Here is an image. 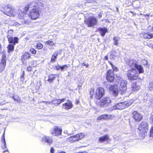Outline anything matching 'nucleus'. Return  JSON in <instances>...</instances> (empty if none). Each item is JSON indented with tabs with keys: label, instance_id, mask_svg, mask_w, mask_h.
Segmentation results:
<instances>
[{
	"label": "nucleus",
	"instance_id": "bf43d9fd",
	"mask_svg": "<svg viewBox=\"0 0 153 153\" xmlns=\"http://www.w3.org/2000/svg\"><path fill=\"white\" fill-rule=\"evenodd\" d=\"M105 59L106 60H108V56H105Z\"/></svg>",
	"mask_w": 153,
	"mask_h": 153
},
{
	"label": "nucleus",
	"instance_id": "a211bd4d",
	"mask_svg": "<svg viewBox=\"0 0 153 153\" xmlns=\"http://www.w3.org/2000/svg\"><path fill=\"white\" fill-rule=\"evenodd\" d=\"M140 36L145 39H151L153 37V34L149 33H145L144 32H142L140 34Z\"/></svg>",
	"mask_w": 153,
	"mask_h": 153
},
{
	"label": "nucleus",
	"instance_id": "4d7b16f0",
	"mask_svg": "<svg viewBox=\"0 0 153 153\" xmlns=\"http://www.w3.org/2000/svg\"><path fill=\"white\" fill-rule=\"evenodd\" d=\"M65 99L62 98V99L60 100V102H61V103L62 102H63V101H64Z\"/></svg>",
	"mask_w": 153,
	"mask_h": 153
},
{
	"label": "nucleus",
	"instance_id": "412c9836",
	"mask_svg": "<svg viewBox=\"0 0 153 153\" xmlns=\"http://www.w3.org/2000/svg\"><path fill=\"white\" fill-rule=\"evenodd\" d=\"M16 43H15V44L12 43V44H9L7 45V52L8 53H10L14 51V45Z\"/></svg>",
	"mask_w": 153,
	"mask_h": 153
},
{
	"label": "nucleus",
	"instance_id": "79ce46f5",
	"mask_svg": "<svg viewBox=\"0 0 153 153\" xmlns=\"http://www.w3.org/2000/svg\"><path fill=\"white\" fill-rule=\"evenodd\" d=\"M110 64L111 65L114 71H117L118 69L111 62H110Z\"/></svg>",
	"mask_w": 153,
	"mask_h": 153
},
{
	"label": "nucleus",
	"instance_id": "b1692460",
	"mask_svg": "<svg viewBox=\"0 0 153 153\" xmlns=\"http://www.w3.org/2000/svg\"><path fill=\"white\" fill-rule=\"evenodd\" d=\"M58 76H59V75L57 74H51L49 76L48 79V81L50 83H52L53 82V80L56 77Z\"/></svg>",
	"mask_w": 153,
	"mask_h": 153
},
{
	"label": "nucleus",
	"instance_id": "3c124183",
	"mask_svg": "<svg viewBox=\"0 0 153 153\" xmlns=\"http://www.w3.org/2000/svg\"><path fill=\"white\" fill-rule=\"evenodd\" d=\"M102 16V13L101 12H100L99 13L98 15V17L99 18H100Z\"/></svg>",
	"mask_w": 153,
	"mask_h": 153
},
{
	"label": "nucleus",
	"instance_id": "ea45409f",
	"mask_svg": "<svg viewBox=\"0 0 153 153\" xmlns=\"http://www.w3.org/2000/svg\"><path fill=\"white\" fill-rule=\"evenodd\" d=\"M94 89L93 88L91 89L90 91V94L91 95V97H92V96L94 95Z\"/></svg>",
	"mask_w": 153,
	"mask_h": 153
},
{
	"label": "nucleus",
	"instance_id": "c85d7f7f",
	"mask_svg": "<svg viewBox=\"0 0 153 153\" xmlns=\"http://www.w3.org/2000/svg\"><path fill=\"white\" fill-rule=\"evenodd\" d=\"M6 55L4 53H3V55L2 57L0 64L6 65Z\"/></svg>",
	"mask_w": 153,
	"mask_h": 153
},
{
	"label": "nucleus",
	"instance_id": "aec40b11",
	"mask_svg": "<svg viewBox=\"0 0 153 153\" xmlns=\"http://www.w3.org/2000/svg\"><path fill=\"white\" fill-rule=\"evenodd\" d=\"M132 89L133 91H138L140 88V86L138 82L132 83L131 85Z\"/></svg>",
	"mask_w": 153,
	"mask_h": 153
},
{
	"label": "nucleus",
	"instance_id": "864d4df0",
	"mask_svg": "<svg viewBox=\"0 0 153 153\" xmlns=\"http://www.w3.org/2000/svg\"><path fill=\"white\" fill-rule=\"evenodd\" d=\"M82 84L81 83H79V84H78V88L79 89H80V87H81L82 86Z\"/></svg>",
	"mask_w": 153,
	"mask_h": 153
},
{
	"label": "nucleus",
	"instance_id": "6ab92c4d",
	"mask_svg": "<svg viewBox=\"0 0 153 153\" xmlns=\"http://www.w3.org/2000/svg\"><path fill=\"white\" fill-rule=\"evenodd\" d=\"M73 104L69 100H68L67 102L64 104L62 105L63 108L66 109H69L73 107Z\"/></svg>",
	"mask_w": 153,
	"mask_h": 153
},
{
	"label": "nucleus",
	"instance_id": "39448f33",
	"mask_svg": "<svg viewBox=\"0 0 153 153\" xmlns=\"http://www.w3.org/2000/svg\"><path fill=\"white\" fill-rule=\"evenodd\" d=\"M117 80V82H120V85L119 86V92L121 94H123L125 93L126 91V85L127 81L126 80H123L122 78L120 77L119 81Z\"/></svg>",
	"mask_w": 153,
	"mask_h": 153
},
{
	"label": "nucleus",
	"instance_id": "13d9d810",
	"mask_svg": "<svg viewBox=\"0 0 153 153\" xmlns=\"http://www.w3.org/2000/svg\"><path fill=\"white\" fill-rule=\"evenodd\" d=\"M58 153H66L64 151H62L61 152H58Z\"/></svg>",
	"mask_w": 153,
	"mask_h": 153
},
{
	"label": "nucleus",
	"instance_id": "a878e982",
	"mask_svg": "<svg viewBox=\"0 0 153 153\" xmlns=\"http://www.w3.org/2000/svg\"><path fill=\"white\" fill-rule=\"evenodd\" d=\"M31 55L28 53H25L21 56L22 60H26L30 57Z\"/></svg>",
	"mask_w": 153,
	"mask_h": 153
},
{
	"label": "nucleus",
	"instance_id": "cd10ccee",
	"mask_svg": "<svg viewBox=\"0 0 153 153\" xmlns=\"http://www.w3.org/2000/svg\"><path fill=\"white\" fill-rule=\"evenodd\" d=\"M58 54V51H56L54 52L51 58V62H55L56 61V56Z\"/></svg>",
	"mask_w": 153,
	"mask_h": 153
},
{
	"label": "nucleus",
	"instance_id": "1a4fd4ad",
	"mask_svg": "<svg viewBox=\"0 0 153 153\" xmlns=\"http://www.w3.org/2000/svg\"><path fill=\"white\" fill-rule=\"evenodd\" d=\"M13 33V30L10 29L8 31V35L7 37L8 39V41L9 43H18L19 41V39L17 37H15L13 38L12 36Z\"/></svg>",
	"mask_w": 153,
	"mask_h": 153
},
{
	"label": "nucleus",
	"instance_id": "72a5a7b5",
	"mask_svg": "<svg viewBox=\"0 0 153 153\" xmlns=\"http://www.w3.org/2000/svg\"><path fill=\"white\" fill-rule=\"evenodd\" d=\"M148 88L150 91H153V81L149 82Z\"/></svg>",
	"mask_w": 153,
	"mask_h": 153
},
{
	"label": "nucleus",
	"instance_id": "5fc2aeb1",
	"mask_svg": "<svg viewBox=\"0 0 153 153\" xmlns=\"http://www.w3.org/2000/svg\"><path fill=\"white\" fill-rule=\"evenodd\" d=\"M148 45L149 47L151 48L153 50V45H151L150 44H149Z\"/></svg>",
	"mask_w": 153,
	"mask_h": 153
},
{
	"label": "nucleus",
	"instance_id": "9d476101",
	"mask_svg": "<svg viewBox=\"0 0 153 153\" xmlns=\"http://www.w3.org/2000/svg\"><path fill=\"white\" fill-rule=\"evenodd\" d=\"M85 135L82 133H79L74 136H71L68 138L69 141L71 143H73L76 141H78L83 138Z\"/></svg>",
	"mask_w": 153,
	"mask_h": 153
},
{
	"label": "nucleus",
	"instance_id": "c9c22d12",
	"mask_svg": "<svg viewBox=\"0 0 153 153\" xmlns=\"http://www.w3.org/2000/svg\"><path fill=\"white\" fill-rule=\"evenodd\" d=\"M5 66L6 65L0 63V71L1 72L3 71H4Z\"/></svg>",
	"mask_w": 153,
	"mask_h": 153
},
{
	"label": "nucleus",
	"instance_id": "423d86ee",
	"mask_svg": "<svg viewBox=\"0 0 153 153\" xmlns=\"http://www.w3.org/2000/svg\"><path fill=\"white\" fill-rule=\"evenodd\" d=\"M127 77L131 80H136L138 77V74L135 69L132 68L127 72Z\"/></svg>",
	"mask_w": 153,
	"mask_h": 153
},
{
	"label": "nucleus",
	"instance_id": "a19ab883",
	"mask_svg": "<svg viewBox=\"0 0 153 153\" xmlns=\"http://www.w3.org/2000/svg\"><path fill=\"white\" fill-rule=\"evenodd\" d=\"M148 103V105L152 106H153V97L149 101V102Z\"/></svg>",
	"mask_w": 153,
	"mask_h": 153
},
{
	"label": "nucleus",
	"instance_id": "7ed1b4c3",
	"mask_svg": "<svg viewBox=\"0 0 153 153\" xmlns=\"http://www.w3.org/2000/svg\"><path fill=\"white\" fill-rule=\"evenodd\" d=\"M138 129L139 131V135L141 137V139H143L147 134L148 131V125L146 122H143L139 125Z\"/></svg>",
	"mask_w": 153,
	"mask_h": 153
},
{
	"label": "nucleus",
	"instance_id": "f03ea898",
	"mask_svg": "<svg viewBox=\"0 0 153 153\" xmlns=\"http://www.w3.org/2000/svg\"><path fill=\"white\" fill-rule=\"evenodd\" d=\"M1 11L4 14L10 16H15L17 13L16 10L9 5L3 6L1 9Z\"/></svg>",
	"mask_w": 153,
	"mask_h": 153
},
{
	"label": "nucleus",
	"instance_id": "052dcab7",
	"mask_svg": "<svg viewBox=\"0 0 153 153\" xmlns=\"http://www.w3.org/2000/svg\"><path fill=\"white\" fill-rule=\"evenodd\" d=\"M2 51L1 50V47H0V53H1L2 52Z\"/></svg>",
	"mask_w": 153,
	"mask_h": 153
},
{
	"label": "nucleus",
	"instance_id": "6e6552de",
	"mask_svg": "<svg viewBox=\"0 0 153 153\" xmlns=\"http://www.w3.org/2000/svg\"><path fill=\"white\" fill-rule=\"evenodd\" d=\"M39 8H39H34L30 10L28 16L31 19L35 20L39 17V10L38 9Z\"/></svg>",
	"mask_w": 153,
	"mask_h": 153
},
{
	"label": "nucleus",
	"instance_id": "2f4dec72",
	"mask_svg": "<svg viewBox=\"0 0 153 153\" xmlns=\"http://www.w3.org/2000/svg\"><path fill=\"white\" fill-rule=\"evenodd\" d=\"M120 39V38L117 37H115L113 39L114 43V45H117L118 44V42Z\"/></svg>",
	"mask_w": 153,
	"mask_h": 153
},
{
	"label": "nucleus",
	"instance_id": "680f3d73",
	"mask_svg": "<svg viewBox=\"0 0 153 153\" xmlns=\"http://www.w3.org/2000/svg\"><path fill=\"white\" fill-rule=\"evenodd\" d=\"M13 98L14 100L17 101L13 97Z\"/></svg>",
	"mask_w": 153,
	"mask_h": 153
},
{
	"label": "nucleus",
	"instance_id": "0eeeda50",
	"mask_svg": "<svg viewBox=\"0 0 153 153\" xmlns=\"http://www.w3.org/2000/svg\"><path fill=\"white\" fill-rule=\"evenodd\" d=\"M85 23L89 27H92L96 25L98 22L97 19L95 17L91 16L85 21Z\"/></svg>",
	"mask_w": 153,
	"mask_h": 153
},
{
	"label": "nucleus",
	"instance_id": "473e14b6",
	"mask_svg": "<svg viewBox=\"0 0 153 153\" xmlns=\"http://www.w3.org/2000/svg\"><path fill=\"white\" fill-rule=\"evenodd\" d=\"M52 103L55 105H58L61 103L60 99H57L56 100H53L52 101Z\"/></svg>",
	"mask_w": 153,
	"mask_h": 153
},
{
	"label": "nucleus",
	"instance_id": "f8f14e48",
	"mask_svg": "<svg viewBox=\"0 0 153 153\" xmlns=\"http://www.w3.org/2000/svg\"><path fill=\"white\" fill-rule=\"evenodd\" d=\"M50 133L53 135L57 136L60 135L62 132V129L56 126H53L50 130Z\"/></svg>",
	"mask_w": 153,
	"mask_h": 153
},
{
	"label": "nucleus",
	"instance_id": "4468645a",
	"mask_svg": "<svg viewBox=\"0 0 153 153\" xmlns=\"http://www.w3.org/2000/svg\"><path fill=\"white\" fill-rule=\"evenodd\" d=\"M106 79L108 81L112 82L114 79V74L111 70L108 71L107 72Z\"/></svg>",
	"mask_w": 153,
	"mask_h": 153
},
{
	"label": "nucleus",
	"instance_id": "ddd939ff",
	"mask_svg": "<svg viewBox=\"0 0 153 153\" xmlns=\"http://www.w3.org/2000/svg\"><path fill=\"white\" fill-rule=\"evenodd\" d=\"M104 94V90L103 88L100 87L98 88L96 90L95 97L97 99H100Z\"/></svg>",
	"mask_w": 153,
	"mask_h": 153
},
{
	"label": "nucleus",
	"instance_id": "de8ad7c7",
	"mask_svg": "<svg viewBox=\"0 0 153 153\" xmlns=\"http://www.w3.org/2000/svg\"><path fill=\"white\" fill-rule=\"evenodd\" d=\"M27 69L28 71H30L32 70V68L30 66H29L27 67Z\"/></svg>",
	"mask_w": 153,
	"mask_h": 153
},
{
	"label": "nucleus",
	"instance_id": "e433bc0d",
	"mask_svg": "<svg viewBox=\"0 0 153 153\" xmlns=\"http://www.w3.org/2000/svg\"><path fill=\"white\" fill-rule=\"evenodd\" d=\"M85 3H90L95 4L96 3V2L95 1L93 0H87L85 1Z\"/></svg>",
	"mask_w": 153,
	"mask_h": 153
},
{
	"label": "nucleus",
	"instance_id": "8fccbe9b",
	"mask_svg": "<svg viewBox=\"0 0 153 153\" xmlns=\"http://www.w3.org/2000/svg\"><path fill=\"white\" fill-rule=\"evenodd\" d=\"M24 71H23V73L21 75V79L22 80H24Z\"/></svg>",
	"mask_w": 153,
	"mask_h": 153
},
{
	"label": "nucleus",
	"instance_id": "dca6fc26",
	"mask_svg": "<svg viewBox=\"0 0 153 153\" xmlns=\"http://www.w3.org/2000/svg\"><path fill=\"white\" fill-rule=\"evenodd\" d=\"M42 141L45 143L50 145L52 143L53 139L50 137L45 136L42 138Z\"/></svg>",
	"mask_w": 153,
	"mask_h": 153
},
{
	"label": "nucleus",
	"instance_id": "4be33fe9",
	"mask_svg": "<svg viewBox=\"0 0 153 153\" xmlns=\"http://www.w3.org/2000/svg\"><path fill=\"white\" fill-rule=\"evenodd\" d=\"M99 30L100 33L101 35L102 36H104L105 33L107 32V29L104 27L99 28Z\"/></svg>",
	"mask_w": 153,
	"mask_h": 153
},
{
	"label": "nucleus",
	"instance_id": "49530a36",
	"mask_svg": "<svg viewBox=\"0 0 153 153\" xmlns=\"http://www.w3.org/2000/svg\"><path fill=\"white\" fill-rule=\"evenodd\" d=\"M56 68L57 70H61V66H60L59 65L56 66Z\"/></svg>",
	"mask_w": 153,
	"mask_h": 153
},
{
	"label": "nucleus",
	"instance_id": "4c0bfd02",
	"mask_svg": "<svg viewBox=\"0 0 153 153\" xmlns=\"http://www.w3.org/2000/svg\"><path fill=\"white\" fill-rule=\"evenodd\" d=\"M46 44L49 45H54L55 44V43H54L52 41L49 40L47 41L46 42Z\"/></svg>",
	"mask_w": 153,
	"mask_h": 153
},
{
	"label": "nucleus",
	"instance_id": "20e7f679",
	"mask_svg": "<svg viewBox=\"0 0 153 153\" xmlns=\"http://www.w3.org/2000/svg\"><path fill=\"white\" fill-rule=\"evenodd\" d=\"M133 100H131L119 103L114 105V109L120 110L123 109L131 105L133 103Z\"/></svg>",
	"mask_w": 153,
	"mask_h": 153
},
{
	"label": "nucleus",
	"instance_id": "bb28decb",
	"mask_svg": "<svg viewBox=\"0 0 153 153\" xmlns=\"http://www.w3.org/2000/svg\"><path fill=\"white\" fill-rule=\"evenodd\" d=\"M135 67L138 71L139 74L142 73L143 72V67L141 65L137 64Z\"/></svg>",
	"mask_w": 153,
	"mask_h": 153
},
{
	"label": "nucleus",
	"instance_id": "e2e57ef3",
	"mask_svg": "<svg viewBox=\"0 0 153 153\" xmlns=\"http://www.w3.org/2000/svg\"><path fill=\"white\" fill-rule=\"evenodd\" d=\"M5 152V151H4V152Z\"/></svg>",
	"mask_w": 153,
	"mask_h": 153
},
{
	"label": "nucleus",
	"instance_id": "f257e3e1",
	"mask_svg": "<svg viewBox=\"0 0 153 153\" xmlns=\"http://www.w3.org/2000/svg\"><path fill=\"white\" fill-rule=\"evenodd\" d=\"M28 5L25 7V9L23 11L21 10L20 8L19 10H19L20 9L21 12L18 13L19 17L20 19H24L25 20H26L25 17L28 16L26 14V11L28 10L29 8L33 7H37L39 6V9L40 8L44 7L43 3L39 0H28Z\"/></svg>",
	"mask_w": 153,
	"mask_h": 153
},
{
	"label": "nucleus",
	"instance_id": "603ef678",
	"mask_svg": "<svg viewBox=\"0 0 153 153\" xmlns=\"http://www.w3.org/2000/svg\"><path fill=\"white\" fill-rule=\"evenodd\" d=\"M54 149L53 148H51V153H54Z\"/></svg>",
	"mask_w": 153,
	"mask_h": 153
},
{
	"label": "nucleus",
	"instance_id": "9b49d317",
	"mask_svg": "<svg viewBox=\"0 0 153 153\" xmlns=\"http://www.w3.org/2000/svg\"><path fill=\"white\" fill-rule=\"evenodd\" d=\"M110 99L105 97L101 99L99 103L100 106L101 107H105L109 105L111 103Z\"/></svg>",
	"mask_w": 153,
	"mask_h": 153
},
{
	"label": "nucleus",
	"instance_id": "c03bdc74",
	"mask_svg": "<svg viewBox=\"0 0 153 153\" xmlns=\"http://www.w3.org/2000/svg\"><path fill=\"white\" fill-rule=\"evenodd\" d=\"M30 51L33 54H35L36 52V51L33 48L31 49L30 50Z\"/></svg>",
	"mask_w": 153,
	"mask_h": 153
},
{
	"label": "nucleus",
	"instance_id": "37998d69",
	"mask_svg": "<svg viewBox=\"0 0 153 153\" xmlns=\"http://www.w3.org/2000/svg\"><path fill=\"white\" fill-rule=\"evenodd\" d=\"M111 58V59H114L116 57V56L114 54L113 52H112L110 54Z\"/></svg>",
	"mask_w": 153,
	"mask_h": 153
},
{
	"label": "nucleus",
	"instance_id": "7c9ffc66",
	"mask_svg": "<svg viewBox=\"0 0 153 153\" xmlns=\"http://www.w3.org/2000/svg\"><path fill=\"white\" fill-rule=\"evenodd\" d=\"M107 115H103L99 117L98 118V120H106L108 119L109 117Z\"/></svg>",
	"mask_w": 153,
	"mask_h": 153
},
{
	"label": "nucleus",
	"instance_id": "a18cd8bd",
	"mask_svg": "<svg viewBox=\"0 0 153 153\" xmlns=\"http://www.w3.org/2000/svg\"><path fill=\"white\" fill-rule=\"evenodd\" d=\"M150 137H153V127H152L151 130H150Z\"/></svg>",
	"mask_w": 153,
	"mask_h": 153
},
{
	"label": "nucleus",
	"instance_id": "58836bf2",
	"mask_svg": "<svg viewBox=\"0 0 153 153\" xmlns=\"http://www.w3.org/2000/svg\"><path fill=\"white\" fill-rule=\"evenodd\" d=\"M69 65H65L61 66V70H66L67 68L69 66Z\"/></svg>",
	"mask_w": 153,
	"mask_h": 153
},
{
	"label": "nucleus",
	"instance_id": "6e6d98bb",
	"mask_svg": "<svg viewBox=\"0 0 153 153\" xmlns=\"http://www.w3.org/2000/svg\"><path fill=\"white\" fill-rule=\"evenodd\" d=\"M78 153H88L86 151H83V152H80Z\"/></svg>",
	"mask_w": 153,
	"mask_h": 153
},
{
	"label": "nucleus",
	"instance_id": "5701e85b",
	"mask_svg": "<svg viewBox=\"0 0 153 153\" xmlns=\"http://www.w3.org/2000/svg\"><path fill=\"white\" fill-rule=\"evenodd\" d=\"M109 139V137L107 135H105L102 137H100L99 138V141L100 143H101L102 142L107 140Z\"/></svg>",
	"mask_w": 153,
	"mask_h": 153
},
{
	"label": "nucleus",
	"instance_id": "393cba45",
	"mask_svg": "<svg viewBox=\"0 0 153 153\" xmlns=\"http://www.w3.org/2000/svg\"><path fill=\"white\" fill-rule=\"evenodd\" d=\"M137 62L134 60H131L128 62V64L131 67H135L137 64Z\"/></svg>",
	"mask_w": 153,
	"mask_h": 153
},
{
	"label": "nucleus",
	"instance_id": "09e8293b",
	"mask_svg": "<svg viewBox=\"0 0 153 153\" xmlns=\"http://www.w3.org/2000/svg\"><path fill=\"white\" fill-rule=\"evenodd\" d=\"M150 121L151 123H152L153 124V115H152L150 118Z\"/></svg>",
	"mask_w": 153,
	"mask_h": 153
},
{
	"label": "nucleus",
	"instance_id": "f704fd0d",
	"mask_svg": "<svg viewBox=\"0 0 153 153\" xmlns=\"http://www.w3.org/2000/svg\"><path fill=\"white\" fill-rule=\"evenodd\" d=\"M43 47V45L42 44L38 42L37 44L36 48L38 49H40L42 48Z\"/></svg>",
	"mask_w": 153,
	"mask_h": 153
},
{
	"label": "nucleus",
	"instance_id": "f3484780",
	"mask_svg": "<svg viewBox=\"0 0 153 153\" xmlns=\"http://www.w3.org/2000/svg\"><path fill=\"white\" fill-rule=\"evenodd\" d=\"M134 118L136 121H140L142 118V115L138 112L134 111L133 113Z\"/></svg>",
	"mask_w": 153,
	"mask_h": 153
},
{
	"label": "nucleus",
	"instance_id": "2eb2a0df",
	"mask_svg": "<svg viewBox=\"0 0 153 153\" xmlns=\"http://www.w3.org/2000/svg\"><path fill=\"white\" fill-rule=\"evenodd\" d=\"M110 91L115 97L117 96L119 92L118 86L117 85H114L111 86L109 88Z\"/></svg>",
	"mask_w": 153,
	"mask_h": 153
},
{
	"label": "nucleus",
	"instance_id": "c756f323",
	"mask_svg": "<svg viewBox=\"0 0 153 153\" xmlns=\"http://www.w3.org/2000/svg\"><path fill=\"white\" fill-rule=\"evenodd\" d=\"M3 138L1 140L2 143H3V145L1 146V147L3 149H4L6 148V143L5 142V139L4 135L2 136Z\"/></svg>",
	"mask_w": 153,
	"mask_h": 153
}]
</instances>
